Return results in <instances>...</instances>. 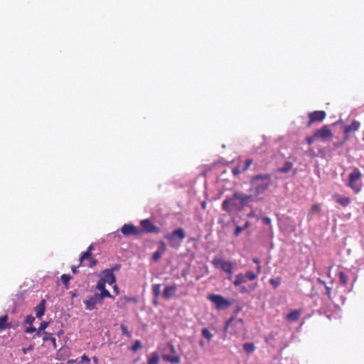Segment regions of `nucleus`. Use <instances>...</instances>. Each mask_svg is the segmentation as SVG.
<instances>
[{
    "instance_id": "nucleus-17",
    "label": "nucleus",
    "mask_w": 364,
    "mask_h": 364,
    "mask_svg": "<svg viewBox=\"0 0 364 364\" xmlns=\"http://www.w3.org/2000/svg\"><path fill=\"white\" fill-rule=\"evenodd\" d=\"M8 316L7 315L0 316V330H5L6 328H11V324L7 322Z\"/></svg>"
},
{
    "instance_id": "nucleus-33",
    "label": "nucleus",
    "mask_w": 364,
    "mask_h": 364,
    "mask_svg": "<svg viewBox=\"0 0 364 364\" xmlns=\"http://www.w3.org/2000/svg\"><path fill=\"white\" fill-rule=\"evenodd\" d=\"M120 328L124 336H126L129 338L131 337V333L129 332L128 328L126 326H124V324H121Z\"/></svg>"
},
{
    "instance_id": "nucleus-42",
    "label": "nucleus",
    "mask_w": 364,
    "mask_h": 364,
    "mask_svg": "<svg viewBox=\"0 0 364 364\" xmlns=\"http://www.w3.org/2000/svg\"><path fill=\"white\" fill-rule=\"evenodd\" d=\"M321 210V208L319 206V205L318 204H315L312 206L311 208V212L313 213H318Z\"/></svg>"
},
{
    "instance_id": "nucleus-27",
    "label": "nucleus",
    "mask_w": 364,
    "mask_h": 364,
    "mask_svg": "<svg viewBox=\"0 0 364 364\" xmlns=\"http://www.w3.org/2000/svg\"><path fill=\"white\" fill-rule=\"evenodd\" d=\"M281 281H282L281 278L277 277L275 279H271L269 280V283L271 284V285L273 287L274 289H277L281 284Z\"/></svg>"
},
{
    "instance_id": "nucleus-18",
    "label": "nucleus",
    "mask_w": 364,
    "mask_h": 364,
    "mask_svg": "<svg viewBox=\"0 0 364 364\" xmlns=\"http://www.w3.org/2000/svg\"><path fill=\"white\" fill-rule=\"evenodd\" d=\"M92 250H93V246H92V245H90L88 247V248L87 249V250L81 255V257L80 258L79 266L82 265V264L85 259H88V257H90V256H92Z\"/></svg>"
},
{
    "instance_id": "nucleus-19",
    "label": "nucleus",
    "mask_w": 364,
    "mask_h": 364,
    "mask_svg": "<svg viewBox=\"0 0 364 364\" xmlns=\"http://www.w3.org/2000/svg\"><path fill=\"white\" fill-rule=\"evenodd\" d=\"M246 282V277L242 274H238L235 276V279L234 280L233 284L235 286L237 287Z\"/></svg>"
},
{
    "instance_id": "nucleus-50",
    "label": "nucleus",
    "mask_w": 364,
    "mask_h": 364,
    "mask_svg": "<svg viewBox=\"0 0 364 364\" xmlns=\"http://www.w3.org/2000/svg\"><path fill=\"white\" fill-rule=\"evenodd\" d=\"M235 325H240L241 326H243V320L242 318H238L236 320H233Z\"/></svg>"
},
{
    "instance_id": "nucleus-60",
    "label": "nucleus",
    "mask_w": 364,
    "mask_h": 364,
    "mask_svg": "<svg viewBox=\"0 0 364 364\" xmlns=\"http://www.w3.org/2000/svg\"><path fill=\"white\" fill-rule=\"evenodd\" d=\"M240 291L242 293L247 292V289L245 287H242L240 289Z\"/></svg>"
},
{
    "instance_id": "nucleus-37",
    "label": "nucleus",
    "mask_w": 364,
    "mask_h": 364,
    "mask_svg": "<svg viewBox=\"0 0 364 364\" xmlns=\"http://www.w3.org/2000/svg\"><path fill=\"white\" fill-rule=\"evenodd\" d=\"M34 321H35V318L32 315H28L26 317L24 323L31 326Z\"/></svg>"
},
{
    "instance_id": "nucleus-40",
    "label": "nucleus",
    "mask_w": 364,
    "mask_h": 364,
    "mask_svg": "<svg viewBox=\"0 0 364 364\" xmlns=\"http://www.w3.org/2000/svg\"><path fill=\"white\" fill-rule=\"evenodd\" d=\"M88 259V260H89V262H90V263H89L88 266H89L90 267H91V268H92V267H94L97 264V259H95V258H93L92 256H90V257H88V259Z\"/></svg>"
},
{
    "instance_id": "nucleus-3",
    "label": "nucleus",
    "mask_w": 364,
    "mask_h": 364,
    "mask_svg": "<svg viewBox=\"0 0 364 364\" xmlns=\"http://www.w3.org/2000/svg\"><path fill=\"white\" fill-rule=\"evenodd\" d=\"M253 193L251 195H247L242 193L235 192L232 196V206L241 209L244 206L247 205L249 201L253 198Z\"/></svg>"
},
{
    "instance_id": "nucleus-41",
    "label": "nucleus",
    "mask_w": 364,
    "mask_h": 364,
    "mask_svg": "<svg viewBox=\"0 0 364 364\" xmlns=\"http://www.w3.org/2000/svg\"><path fill=\"white\" fill-rule=\"evenodd\" d=\"M42 335L43 336V340L44 342L50 341V338L51 336H50L49 334L47 332L43 331V333H41V336Z\"/></svg>"
},
{
    "instance_id": "nucleus-62",
    "label": "nucleus",
    "mask_w": 364,
    "mask_h": 364,
    "mask_svg": "<svg viewBox=\"0 0 364 364\" xmlns=\"http://www.w3.org/2000/svg\"><path fill=\"white\" fill-rule=\"evenodd\" d=\"M28 349H29V348H23V353H25V354H26V353H27V351L28 350Z\"/></svg>"
},
{
    "instance_id": "nucleus-63",
    "label": "nucleus",
    "mask_w": 364,
    "mask_h": 364,
    "mask_svg": "<svg viewBox=\"0 0 364 364\" xmlns=\"http://www.w3.org/2000/svg\"><path fill=\"white\" fill-rule=\"evenodd\" d=\"M202 208H203V209H205V202H203V203H202Z\"/></svg>"
},
{
    "instance_id": "nucleus-11",
    "label": "nucleus",
    "mask_w": 364,
    "mask_h": 364,
    "mask_svg": "<svg viewBox=\"0 0 364 364\" xmlns=\"http://www.w3.org/2000/svg\"><path fill=\"white\" fill-rule=\"evenodd\" d=\"M315 136L326 139L331 138L332 136V133L331 131L325 126L315 132Z\"/></svg>"
},
{
    "instance_id": "nucleus-55",
    "label": "nucleus",
    "mask_w": 364,
    "mask_h": 364,
    "mask_svg": "<svg viewBox=\"0 0 364 364\" xmlns=\"http://www.w3.org/2000/svg\"><path fill=\"white\" fill-rule=\"evenodd\" d=\"M80 266L78 265L77 267H75V266H73L71 267V269H72V272L73 274H76L77 273V268L79 267Z\"/></svg>"
},
{
    "instance_id": "nucleus-6",
    "label": "nucleus",
    "mask_w": 364,
    "mask_h": 364,
    "mask_svg": "<svg viewBox=\"0 0 364 364\" xmlns=\"http://www.w3.org/2000/svg\"><path fill=\"white\" fill-rule=\"evenodd\" d=\"M361 178V173L358 168L349 175V181L348 185L355 192L358 193L360 191V185L357 183V181Z\"/></svg>"
},
{
    "instance_id": "nucleus-24",
    "label": "nucleus",
    "mask_w": 364,
    "mask_h": 364,
    "mask_svg": "<svg viewBox=\"0 0 364 364\" xmlns=\"http://www.w3.org/2000/svg\"><path fill=\"white\" fill-rule=\"evenodd\" d=\"M300 315V312L298 311H294L287 315V318L291 321H296Z\"/></svg>"
},
{
    "instance_id": "nucleus-16",
    "label": "nucleus",
    "mask_w": 364,
    "mask_h": 364,
    "mask_svg": "<svg viewBox=\"0 0 364 364\" xmlns=\"http://www.w3.org/2000/svg\"><path fill=\"white\" fill-rule=\"evenodd\" d=\"M360 126V124L359 122H357L355 120H354L351 124L350 125H347L344 128V132L346 134H348L350 132H356L357 130H358L359 127Z\"/></svg>"
},
{
    "instance_id": "nucleus-15",
    "label": "nucleus",
    "mask_w": 364,
    "mask_h": 364,
    "mask_svg": "<svg viewBox=\"0 0 364 364\" xmlns=\"http://www.w3.org/2000/svg\"><path fill=\"white\" fill-rule=\"evenodd\" d=\"M162 358L165 361L169 362L172 364H178L181 362V358L178 354H175V355H172L164 354V355H162Z\"/></svg>"
},
{
    "instance_id": "nucleus-25",
    "label": "nucleus",
    "mask_w": 364,
    "mask_h": 364,
    "mask_svg": "<svg viewBox=\"0 0 364 364\" xmlns=\"http://www.w3.org/2000/svg\"><path fill=\"white\" fill-rule=\"evenodd\" d=\"M71 279V277L68 274H63L60 277L61 282L66 287V288H68L69 282Z\"/></svg>"
},
{
    "instance_id": "nucleus-23",
    "label": "nucleus",
    "mask_w": 364,
    "mask_h": 364,
    "mask_svg": "<svg viewBox=\"0 0 364 364\" xmlns=\"http://www.w3.org/2000/svg\"><path fill=\"white\" fill-rule=\"evenodd\" d=\"M243 350L247 353H251L255 351V346L253 343H245L243 344Z\"/></svg>"
},
{
    "instance_id": "nucleus-52",
    "label": "nucleus",
    "mask_w": 364,
    "mask_h": 364,
    "mask_svg": "<svg viewBox=\"0 0 364 364\" xmlns=\"http://www.w3.org/2000/svg\"><path fill=\"white\" fill-rule=\"evenodd\" d=\"M50 341L53 343L54 348H56V339L55 338H53V337H50Z\"/></svg>"
},
{
    "instance_id": "nucleus-48",
    "label": "nucleus",
    "mask_w": 364,
    "mask_h": 364,
    "mask_svg": "<svg viewBox=\"0 0 364 364\" xmlns=\"http://www.w3.org/2000/svg\"><path fill=\"white\" fill-rule=\"evenodd\" d=\"M159 259V250H156V251L154 253V255H153V256H152V259H153L154 261H155V262H156V261H157Z\"/></svg>"
},
{
    "instance_id": "nucleus-13",
    "label": "nucleus",
    "mask_w": 364,
    "mask_h": 364,
    "mask_svg": "<svg viewBox=\"0 0 364 364\" xmlns=\"http://www.w3.org/2000/svg\"><path fill=\"white\" fill-rule=\"evenodd\" d=\"M36 317L41 318L45 314L46 300L42 299L40 303L34 308Z\"/></svg>"
},
{
    "instance_id": "nucleus-38",
    "label": "nucleus",
    "mask_w": 364,
    "mask_h": 364,
    "mask_svg": "<svg viewBox=\"0 0 364 364\" xmlns=\"http://www.w3.org/2000/svg\"><path fill=\"white\" fill-rule=\"evenodd\" d=\"M141 348V341L139 340H136L134 345L132 346V350L133 351H136L137 350H139V348Z\"/></svg>"
},
{
    "instance_id": "nucleus-47",
    "label": "nucleus",
    "mask_w": 364,
    "mask_h": 364,
    "mask_svg": "<svg viewBox=\"0 0 364 364\" xmlns=\"http://www.w3.org/2000/svg\"><path fill=\"white\" fill-rule=\"evenodd\" d=\"M316 138H317V136H315V134L312 136L308 137L306 139L308 144L311 145L314 141Z\"/></svg>"
},
{
    "instance_id": "nucleus-43",
    "label": "nucleus",
    "mask_w": 364,
    "mask_h": 364,
    "mask_svg": "<svg viewBox=\"0 0 364 364\" xmlns=\"http://www.w3.org/2000/svg\"><path fill=\"white\" fill-rule=\"evenodd\" d=\"M36 331H37V330H36V328H34V327H33V326H29V327H28V328H26L25 332H26V333H34V332H36Z\"/></svg>"
},
{
    "instance_id": "nucleus-30",
    "label": "nucleus",
    "mask_w": 364,
    "mask_h": 364,
    "mask_svg": "<svg viewBox=\"0 0 364 364\" xmlns=\"http://www.w3.org/2000/svg\"><path fill=\"white\" fill-rule=\"evenodd\" d=\"M232 202H233V200H232V197H230L228 199L225 200L222 205L223 209L228 210L229 205H232Z\"/></svg>"
},
{
    "instance_id": "nucleus-49",
    "label": "nucleus",
    "mask_w": 364,
    "mask_h": 364,
    "mask_svg": "<svg viewBox=\"0 0 364 364\" xmlns=\"http://www.w3.org/2000/svg\"><path fill=\"white\" fill-rule=\"evenodd\" d=\"M242 230H243L242 228H241L240 226H237L236 229H235V236H238L240 235V233L242 232Z\"/></svg>"
},
{
    "instance_id": "nucleus-29",
    "label": "nucleus",
    "mask_w": 364,
    "mask_h": 364,
    "mask_svg": "<svg viewBox=\"0 0 364 364\" xmlns=\"http://www.w3.org/2000/svg\"><path fill=\"white\" fill-rule=\"evenodd\" d=\"M339 281L342 284H346L348 282V277L343 272H339Z\"/></svg>"
},
{
    "instance_id": "nucleus-64",
    "label": "nucleus",
    "mask_w": 364,
    "mask_h": 364,
    "mask_svg": "<svg viewBox=\"0 0 364 364\" xmlns=\"http://www.w3.org/2000/svg\"><path fill=\"white\" fill-rule=\"evenodd\" d=\"M254 262L258 264L259 263V260L257 259H253Z\"/></svg>"
},
{
    "instance_id": "nucleus-45",
    "label": "nucleus",
    "mask_w": 364,
    "mask_h": 364,
    "mask_svg": "<svg viewBox=\"0 0 364 364\" xmlns=\"http://www.w3.org/2000/svg\"><path fill=\"white\" fill-rule=\"evenodd\" d=\"M233 322V318H230V319H228L226 323H225V328H224V330L225 331H228V328H229V326H230V324Z\"/></svg>"
},
{
    "instance_id": "nucleus-54",
    "label": "nucleus",
    "mask_w": 364,
    "mask_h": 364,
    "mask_svg": "<svg viewBox=\"0 0 364 364\" xmlns=\"http://www.w3.org/2000/svg\"><path fill=\"white\" fill-rule=\"evenodd\" d=\"M170 349L173 355L177 354L175 348L173 346H170Z\"/></svg>"
},
{
    "instance_id": "nucleus-8",
    "label": "nucleus",
    "mask_w": 364,
    "mask_h": 364,
    "mask_svg": "<svg viewBox=\"0 0 364 364\" xmlns=\"http://www.w3.org/2000/svg\"><path fill=\"white\" fill-rule=\"evenodd\" d=\"M83 303L85 305V309L88 311L95 309L97 304H102L95 293L92 296H89L87 299L84 300Z\"/></svg>"
},
{
    "instance_id": "nucleus-53",
    "label": "nucleus",
    "mask_w": 364,
    "mask_h": 364,
    "mask_svg": "<svg viewBox=\"0 0 364 364\" xmlns=\"http://www.w3.org/2000/svg\"><path fill=\"white\" fill-rule=\"evenodd\" d=\"M121 267L120 264H115L114 267H112L111 269H113L114 271H118Z\"/></svg>"
},
{
    "instance_id": "nucleus-4",
    "label": "nucleus",
    "mask_w": 364,
    "mask_h": 364,
    "mask_svg": "<svg viewBox=\"0 0 364 364\" xmlns=\"http://www.w3.org/2000/svg\"><path fill=\"white\" fill-rule=\"evenodd\" d=\"M212 264L217 268H220L225 272L229 274L228 279H231V274L232 273V269L236 266L235 263L230 261H225L223 259L215 257L212 260Z\"/></svg>"
},
{
    "instance_id": "nucleus-44",
    "label": "nucleus",
    "mask_w": 364,
    "mask_h": 364,
    "mask_svg": "<svg viewBox=\"0 0 364 364\" xmlns=\"http://www.w3.org/2000/svg\"><path fill=\"white\" fill-rule=\"evenodd\" d=\"M233 322V318H230V319H228L226 323H225V328H224V330L225 331H228V328H229V326H230V324Z\"/></svg>"
},
{
    "instance_id": "nucleus-36",
    "label": "nucleus",
    "mask_w": 364,
    "mask_h": 364,
    "mask_svg": "<svg viewBox=\"0 0 364 364\" xmlns=\"http://www.w3.org/2000/svg\"><path fill=\"white\" fill-rule=\"evenodd\" d=\"M246 279L252 281L257 278V275L253 272H247L245 275Z\"/></svg>"
},
{
    "instance_id": "nucleus-51",
    "label": "nucleus",
    "mask_w": 364,
    "mask_h": 364,
    "mask_svg": "<svg viewBox=\"0 0 364 364\" xmlns=\"http://www.w3.org/2000/svg\"><path fill=\"white\" fill-rule=\"evenodd\" d=\"M262 221L264 224L266 225H270L271 224V219L268 217H264L263 219H262Z\"/></svg>"
},
{
    "instance_id": "nucleus-31",
    "label": "nucleus",
    "mask_w": 364,
    "mask_h": 364,
    "mask_svg": "<svg viewBox=\"0 0 364 364\" xmlns=\"http://www.w3.org/2000/svg\"><path fill=\"white\" fill-rule=\"evenodd\" d=\"M78 364H92L90 359L86 355H83L80 357Z\"/></svg>"
},
{
    "instance_id": "nucleus-5",
    "label": "nucleus",
    "mask_w": 364,
    "mask_h": 364,
    "mask_svg": "<svg viewBox=\"0 0 364 364\" xmlns=\"http://www.w3.org/2000/svg\"><path fill=\"white\" fill-rule=\"evenodd\" d=\"M208 298L215 304L217 309H223L231 305V303L221 295L210 294Z\"/></svg>"
},
{
    "instance_id": "nucleus-39",
    "label": "nucleus",
    "mask_w": 364,
    "mask_h": 364,
    "mask_svg": "<svg viewBox=\"0 0 364 364\" xmlns=\"http://www.w3.org/2000/svg\"><path fill=\"white\" fill-rule=\"evenodd\" d=\"M252 164V159H247L245 161V164L242 169V171H247Z\"/></svg>"
},
{
    "instance_id": "nucleus-10",
    "label": "nucleus",
    "mask_w": 364,
    "mask_h": 364,
    "mask_svg": "<svg viewBox=\"0 0 364 364\" xmlns=\"http://www.w3.org/2000/svg\"><path fill=\"white\" fill-rule=\"evenodd\" d=\"M140 223L141 226V229H140L141 232H154L156 230V227H155L149 219L142 220Z\"/></svg>"
},
{
    "instance_id": "nucleus-22",
    "label": "nucleus",
    "mask_w": 364,
    "mask_h": 364,
    "mask_svg": "<svg viewBox=\"0 0 364 364\" xmlns=\"http://www.w3.org/2000/svg\"><path fill=\"white\" fill-rule=\"evenodd\" d=\"M95 294H96L97 296L100 299V300L101 301L102 303L103 301V299L105 297L113 298L112 295L106 289L105 290L102 291L100 292V294H98V293H95Z\"/></svg>"
},
{
    "instance_id": "nucleus-2",
    "label": "nucleus",
    "mask_w": 364,
    "mask_h": 364,
    "mask_svg": "<svg viewBox=\"0 0 364 364\" xmlns=\"http://www.w3.org/2000/svg\"><path fill=\"white\" fill-rule=\"evenodd\" d=\"M185 232L182 228H178L172 232L166 235L165 238L168 240L169 245L173 247H178L181 245L183 240L185 238Z\"/></svg>"
},
{
    "instance_id": "nucleus-34",
    "label": "nucleus",
    "mask_w": 364,
    "mask_h": 364,
    "mask_svg": "<svg viewBox=\"0 0 364 364\" xmlns=\"http://www.w3.org/2000/svg\"><path fill=\"white\" fill-rule=\"evenodd\" d=\"M158 355L156 353H152L151 358L149 360L148 364H158Z\"/></svg>"
},
{
    "instance_id": "nucleus-21",
    "label": "nucleus",
    "mask_w": 364,
    "mask_h": 364,
    "mask_svg": "<svg viewBox=\"0 0 364 364\" xmlns=\"http://www.w3.org/2000/svg\"><path fill=\"white\" fill-rule=\"evenodd\" d=\"M154 298L153 299V303L154 305H158V296H159V284H154L152 288Z\"/></svg>"
},
{
    "instance_id": "nucleus-57",
    "label": "nucleus",
    "mask_w": 364,
    "mask_h": 364,
    "mask_svg": "<svg viewBox=\"0 0 364 364\" xmlns=\"http://www.w3.org/2000/svg\"><path fill=\"white\" fill-rule=\"evenodd\" d=\"M326 294H328V297H330V294H331V288L326 286Z\"/></svg>"
},
{
    "instance_id": "nucleus-56",
    "label": "nucleus",
    "mask_w": 364,
    "mask_h": 364,
    "mask_svg": "<svg viewBox=\"0 0 364 364\" xmlns=\"http://www.w3.org/2000/svg\"><path fill=\"white\" fill-rule=\"evenodd\" d=\"M114 287H113V289H114V291H115L116 294H119V289H118V287L114 284Z\"/></svg>"
},
{
    "instance_id": "nucleus-28",
    "label": "nucleus",
    "mask_w": 364,
    "mask_h": 364,
    "mask_svg": "<svg viewBox=\"0 0 364 364\" xmlns=\"http://www.w3.org/2000/svg\"><path fill=\"white\" fill-rule=\"evenodd\" d=\"M202 335L208 341H210L213 338V334L210 332V331L208 328H203L202 330Z\"/></svg>"
},
{
    "instance_id": "nucleus-7",
    "label": "nucleus",
    "mask_w": 364,
    "mask_h": 364,
    "mask_svg": "<svg viewBox=\"0 0 364 364\" xmlns=\"http://www.w3.org/2000/svg\"><path fill=\"white\" fill-rule=\"evenodd\" d=\"M121 232L124 236L139 235L141 230L132 224H124L121 228Z\"/></svg>"
},
{
    "instance_id": "nucleus-58",
    "label": "nucleus",
    "mask_w": 364,
    "mask_h": 364,
    "mask_svg": "<svg viewBox=\"0 0 364 364\" xmlns=\"http://www.w3.org/2000/svg\"><path fill=\"white\" fill-rule=\"evenodd\" d=\"M240 172V171L238 168H235V169H233V170H232V173H233L234 175H237V174H238Z\"/></svg>"
},
{
    "instance_id": "nucleus-46",
    "label": "nucleus",
    "mask_w": 364,
    "mask_h": 364,
    "mask_svg": "<svg viewBox=\"0 0 364 364\" xmlns=\"http://www.w3.org/2000/svg\"><path fill=\"white\" fill-rule=\"evenodd\" d=\"M134 301V299L133 298H130V297H127V296H124V297L120 298L119 299L118 303L122 302V301Z\"/></svg>"
},
{
    "instance_id": "nucleus-26",
    "label": "nucleus",
    "mask_w": 364,
    "mask_h": 364,
    "mask_svg": "<svg viewBox=\"0 0 364 364\" xmlns=\"http://www.w3.org/2000/svg\"><path fill=\"white\" fill-rule=\"evenodd\" d=\"M48 326V323L47 322H42L40 325V326L38 327V329L37 331V333L34 336V338L36 336H41V333H43V330H45Z\"/></svg>"
},
{
    "instance_id": "nucleus-35",
    "label": "nucleus",
    "mask_w": 364,
    "mask_h": 364,
    "mask_svg": "<svg viewBox=\"0 0 364 364\" xmlns=\"http://www.w3.org/2000/svg\"><path fill=\"white\" fill-rule=\"evenodd\" d=\"M105 281H102V279H100L97 284L96 288L99 291H102L105 289Z\"/></svg>"
},
{
    "instance_id": "nucleus-20",
    "label": "nucleus",
    "mask_w": 364,
    "mask_h": 364,
    "mask_svg": "<svg viewBox=\"0 0 364 364\" xmlns=\"http://www.w3.org/2000/svg\"><path fill=\"white\" fill-rule=\"evenodd\" d=\"M293 166V164L290 161H286L282 167L279 168L277 171L279 173H288Z\"/></svg>"
},
{
    "instance_id": "nucleus-32",
    "label": "nucleus",
    "mask_w": 364,
    "mask_h": 364,
    "mask_svg": "<svg viewBox=\"0 0 364 364\" xmlns=\"http://www.w3.org/2000/svg\"><path fill=\"white\" fill-rule=\"evenodd\" d=\"M337 202L343 206H347L350 203V199L348 198H339L337 199Z\"/></svg>"
},
{
    "instance_id": "nucleus-9",
    "label": "nucleus",
    "mask_w": 364,
    "mask_h": 364,
    "mask_svg": "<svg viewBox=\"0 0 364 364\" xmlns=\"http://www.w3.org/2000/svg\"><path fill=\"white\" fill-rule=\"evenodd\" d=\"M102 281L109 285H112L116 282V277L113 273V269H106L102 272Z\"/></svg>"
},
{
    "instance_id": "nucleus-61",
    "label": "nucleus",
    "mask_w": 364,
    "mask_h": 364,
    "mask_svg": "<svg viewBox=\"0 0 364 364\" xmlns=\"http://www.w3.org/2000/svg\"><path fill=\"white\" fill-rule=\"evenodd\" d=\"M92 360H93V362L95 363V364H97L98 360L95 356H94L92 358Z\"/></svg>"
},
{
    "instance_id": "nucleus-14",
    "label": "nucleus",
    "mask_w": 364,
    "mask_h": 364,
    "mask_svg": "<svg viewBox=\"0 0 364 364\" xmlns=\"http://www.w3.org/2000/svg\"><path fill=\"white\" fill-rule=\"evenodd\" d=\"M176 290H177V287L176 285H172V286L166 287L164 291V298H166V299H168L173 297L176 294Z\"/></svg>"
},
{
    "instance_id": "nucleus-12",
    "label": "nucleus",
    "mask_w": 364,
    "mask_h": 364,
    "mask_svg": "<svg viewBox=\"0 0 364 364\" xmlns=\"http://www.w3.org/2000/svg\"><path fill=\"white\" fill-rule=\"evenodd\" d=\"M326 117L324 111H316L309 114L310 123L313 122H321Z\"/></svg>"
},
{
    "instance_id": "nucleus-1",
    "label": "nucleus",
    "mask_w": 364,
    "mask_h": 364,
    "mask_svg": "<svg viewBox=\"0 0 364 364\" xmlns=\"http://www.w3.org/2000/svg\"><path fill=\"white\" fill-rule=\"evenodd\" d=\"M272 183V178L269 174L257 175L251 180V188L254 197H257L268 189Z\"/></svg>"
},
{
    "instance_id": "nucleus-59",
    "label": "nucleus",
    "mask_w": 364,
    "mask_h": 364,
    "mask_svg": "<svg viewBox=\"0 0 364 364\" xmlns=\"http://www.w3.org/2000/svg\"><path fill=\"white\" fill-rule=\"evenodd\" d=\"M160 245H161V252L162 251L165 250V244L161 242Z\"/></svg>"
}]
</instances>
